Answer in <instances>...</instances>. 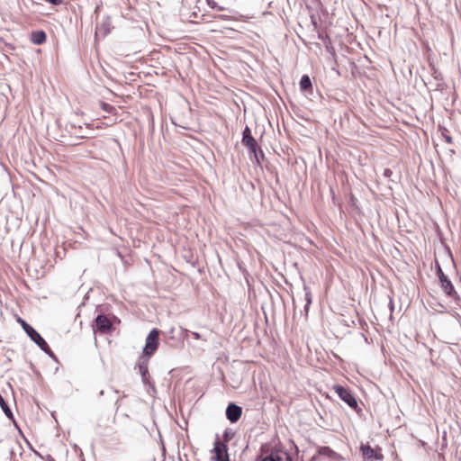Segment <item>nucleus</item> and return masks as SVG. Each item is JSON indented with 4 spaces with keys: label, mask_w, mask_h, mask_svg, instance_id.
<instances>
[{
    "label": "nucleus",
    "mask_w": 461,
    "mask_h": 461,
    "mask_svg": "<svg viewBox=\"0 0 461 461\" xmlns=\"http://www.w3.org/2000/svg\"><path fill=\"white\" fill-rule=\"evenodd\" d=\"M392 175H393V171L391 169L385 168L384 170V177L390 178L392 176Z\"/></svg>",
    "instance_id": "nucleus-20"
},
{
    "label": "nucleus",
    "mask_w": 461,
    "mask_h": 461,
    "mask_svg": "<svg viewBox=\"0 0 461 461\" xmlns=\"http://www.w3.org/2000/svg\"><path fill=\"white\" fill-rule=\"evenodd\" d=\"M224 438H226V440H229V434L227 431L224 432Z\"/></svg>",
    "instance_id": "nucleus-23"
},
{
    "label": "nucleus",
    "mask_w": 461,
    "mask_h": 461,
    "mask_svg": "<svg viewBox=\"0 0 461 461\" xmlns=\"http://www.w3.org/2000/svg\"><path fill=\"white\" fill-rule=\"evenodd\" d=\"M0 406H1L4 413L6 415V417L9 418L10 420H14V414L1 394H0Z\"/></svg>",
    "instance_id": "nucleus-12"
},
{
    "label": "nucleus",
    "mask_w": 461,
    "mask_h": 461,
    "mask_svg": "<svg viewBox=\"0 0 461 461\" xmlns=\"http://www.w3.org/2000/svg\"><path fill=\"white\" fill-rule=\"evenodd\" d=\"M339 455L329 447H321L318 450V454L313 456L310 461H339Z\"/></svg>",
    "instance_id": "nucleus-6"
},
{
    "label": "nucleus",
    "mask_w": 461,
    "mask_h": 461,
    "mask_svg": "<svg viewBox=\"0 0 461 461\" xmlns=\"http://www.w3.org/2000/svg\"><path fill=\"white\" fill-rule=\"evenodd\" d=\"M213 451L217 461H230L227 445L219 438L214 442Z\"/></svg>",
    "instance_id": "nucleus-8"
},
{
    "label": "nucleus",
    "mask_w": 461,
    "mask_h": 461,
    "mask_svg": "<svg viewBox=\"0 0 461 461\" xmlns=\"http://www.w3.org/2000/svg\"><path fill=\"white\" fill-rule=\"evenodd\" d=\"M333 389H334L335 393L338 394V396L344 402H346L352 409H357V402L349 389L345 388L344 386L339 385V384L334 385Z\"/></svg>",
    "instance_id": "nucleus-5"
},
{
    "label": "nucleus",
    "mask_w": 461,
    "mask_h": 461,
    "mask_svg": "<svg viewBox=\"0 0 461 461\" xmlns=\"http://www.w3.org/2000/svg\"><path fill=\"white\" fill-rule=\"evenodd\" d=\"M442 136L444 137L445 140H446L447 143L451 144V143L453 142L451 136H449V135H448V134H447L446 132H442Z\"/></svg>",
    "instance_id": "nucleus-19"
},
{
    "label": "nucleus",
    "mask_w": 461,
    "mask_h": 461,
    "mask_svg": "<svg viewBox=\"0 0 461 461\" xmlns=\"http://www.w3.org/2000/svg\"><path fill=\"white\" fill-rule=\"evenodd\" d=\"M159 344V330L153 329L146 338L145 346L142 351V358H149L158 349Z\"/></svg>",
    "instance_id": "nucleus-2"
},
{
    "label": "nucleus",
    "mask_w": 461,
    "mask_h": 461,
    "mask_svg": "<svg viewBox=\"0 0 461 461\" xmlns=\"http://www.w3.org/2000/svg\"><path fill=\"white\" fill-rule=\"evenodd\" d=\"M304 290H305V301H306V303L304 306V312H305V315H307L308 312H309L310 305L312 303V294L306 287H304Z\"/></svg>",
    "instance_id": "nucleus-16"
},
{
    "label": "nucleus",
    "mask_w": 461,
    "mask_h": 461,
    "mask_svg": "<svg viewBox=\"0 0 461 461\" xmlns=\"http://www.w3.org/2000/svg\"><path fill=\"white\" fill-rule=\"evenodd\" d=\"M100 395H104V391L103 390L100 392Z\"/></svg>",
    "instance_id": "nucleus-24"
},
{
    "label": "nucleus",
    "mask_w": 461,
    "mask_h": 461,
    "mask_svg": "<svg viewBox=\"0 0 461 461\" xmlns=\"http://www.w3.org/2000/svg\"><path fill=\"white\" fill-rule=\"evenodd\" d=\"M300 88L303 91H306L312 88V81L309 76L303 75L300 80Z\"/></svg>",
    "instance_id": "nucleus-14"
},
{
    "label": "nucleus",
    "mask_w": 461,
    "mask_h": 461,
    "mask_svg": "<svg viewBox=\"0 0 461 461\" xmlns=\"http://www.w3.org/2000/svg\"><path fill=\"white\" fill-rule=\"evenodd\" d=\"M141 380H142V383H143L144 384H146V385H149V388L151 389V391H152V393H156V392H157V391H156V387H155L154 384L150 382V376H149V374H148V376H145V377H144V376H141Z\"/></svg>",
    "instance_id": "nucleus-17"
},
{
    "label": "nucleus",
    "mask_w": 461,
    "mask_h": 461,
    "mask_svg": "<svg viewBox=\"0 0 461 461\" xmlns=\"http://www.w3.org/2000/svg\"><path fill=\"white\" fill-rule=\"evenodd\" d=\"M242 414V409L240 406L235 404V403H229V405L226 408V417L227 419L231 422H237Z\"/></svg>",
    "instance_id": "nucleus-9"
},
{
    "label": "nucleus",
    "mask_w": 461,
    "mask_h": 461,
    "mask_svg": "<svg viewBox=\"0 0 461 461\" xmlns=\"http://www.w3.org/2000/svg\"><path fill=\"white\" fill-rule=\"evenodd\" d=\"M191 335L193 336V338L194 339H200L202 338V336L198 332H195V331H192Z\"/></svg>",
    "instance_id": "nucleus-21"
},
{
    "label": "nucleus",
    "mask_w": 461,
    "mask_h": 461,
    "mask_svg": "<svg viewBox=\"0 0 461 461\" xmlns=\"http://www.w3.org/2000/svg\"><path fill=\"white\" fill-rule=\"evenodd\" d=\"M437 276L439 279L440 285H441V288L444 291V293L447 296L453 298L455 301L459 300V296H458L457 293L456 292L452 282L444 274V272L439 265L437 266Z\"/></svg>",
    "instance_id": "nucleus-3"
},
{
    "label": "nucleus",
    "mask_w": 461,
    "mask_h": 461,
    "mask_svg": "<svg viewBox=\"0 0 461 461\" xmlns=\"http://www.w3.org/2000/svg\"><path fill=\"white\" fill-rule=\"evenodd\" d=\"M360 451L363 455V456L370 461L381 459L383 457L382 455H377L375 450L371 447L370 445H361Z\"/></svg>",
    "instance_id": "nucleus-10"
},
{
    "label": "nucleus",
    "mask_w": 461,
    "mask_h": 461,
    "mask_svg": "<svg viewBox=\"0 0 461 461\" xmlns=\"http://www.w3.org/2000/svg\"><path fill=\"white\" fill-rule=\"evenodd\" d=\"M31 40L34 44H42L46 41V33L43 31L32 32Z\"/></svg>",
    "instance_id": "nucleus-11"
},
{
    "label": "nucleus",
    "mask_w": 461,
    "mask_h": 461,
    "mask_svg": "<svg viewBox=\"0 0 461 461\" xmlns=\"http://www.w3.org/2000/svg\"><path fill=\"white\" fill-rule=\"evenodd\" d=\"M99 29L104 32V35H107L112 29V21L109 16L105 17L102 23L100 24Z\"/></svg>",
    "instance_id": "nucleus-13"
},
{
    "label": "nucleus",
    "mask_w": 461,
    "mask_h": 461,
    "mask_svg": "<svg viewBox=\"0 0 461 461\" xmlns=\"http://www.w3.org/2000/svg\"><path fill=\"white\" fill-rule=\"evenodd\" d=\"M22 325L26 334L43 352H45L51 357H55V355L49 347L48 343L33 327H32L24 321H22Z\"/></svg>",
    "instance_id": "nucleus-1"
},
{
    "label": "nucleus",
    "mask_w": 461,
    "mask_h": 461,
    "mask_svg": "<svg viewBox=\"0 0 461 461\" xmlns=\"http://www.w3.org/2000/svg\"><path fill=\"white\" fill-rule=\"evenodd\" d=\"M139 372L140 373L141 376H148V358L145 360H141L138 364Z\"/></svg>",
    "instance_id": "nucleus-15"
},
{
    "label": "nucleus",
    "mask_w": 461,
    "mask_h": 461,
    "mask_svg": "<svg viewBox=\"0 0 461 461\" xmlns=\"http://www.w3.org/2000/svg\"><path fill=\"white\" fill-rule=\"evenodd\" d=\"M208 5L211 8L214 9L217 8L218 10H223V7H220L217 5V4L212 0H208Z\"/></svg>",
    "instance_id": "nucleus-18"
},
{
    "label": "nucleus",
    "mask_w": 461,
    "mask_h": 461,
    "mask_svg": "<svg viewBox=\"0 0 461 461\" xmlns=\"http://www.w3.org/2000/svg\"><path fill=\"white\" fill-rule=\"evenodd\" d=\"M433 76H434V78L437 80L442 79L440 73H438L436 70L434 71Z\"/></svg>",
    "instance_id": "nucleus-22"
},
{
    "label": "nucleus",
    "mask_w": 461,
    "mask_h": 461,
    "mask_svg": "<svg viewBox=\"0 0 461 461\" xmlns=\"http://www.w3.org/2000/svg\"><path fill=\"white\" fill-rule=\"evenodd\" d=\"M93 330L95 332L108 334L113 330L111 320L104 314H98L94 321Z\"/></svg>",
    "instance_id": "nucleus-4"
},
{
    "label": "nucleus",
    "mask_w": 461,
    "mask_h": 461,
    "mask_svg": "<svg viewBox=\"0 0 461 461\" xmlns=\"http://www.w3.org/2000/svg\"><path fill=\"white\" fill-rule=\"evenodd\" d=\"M242 143L244 146L249 148L251 153H254L256 158L258 160L257 153L258 146L256 140L252 136L251 131L248 125L245 127L242 132Z\"/></svg>",
    "instance_id": "nucleus-7"
}]
</instances>
